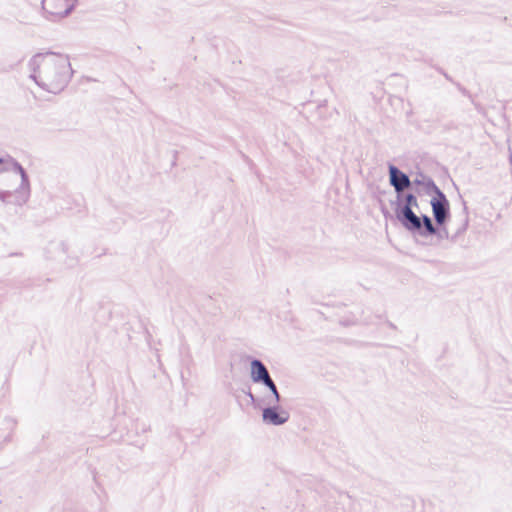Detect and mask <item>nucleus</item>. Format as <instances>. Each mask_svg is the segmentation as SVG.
<instances>
[{
    "mask_svg": "<svg viewBox=\"0 0 512 512\" xmlns=\"http://www.w3.org/2000/svg\"><path fill=\"white\" fill-rule=\"evenodd\" d=\"M77 0H42V8L50 18H62L75 7Z\"/></svg>",
    "mask_w": 512,
    "mask_h": 512,
    "instance_id": "nucleus-2",
    "label": "nucleus"
},
{
    "mask_svg": "<svg viewBox=\"0 0 512 512\" xmlns=\"http://www.w3.org/2000/svg\"><path fill=\"white\" fill-rule=\"evenodd\" d=\"M431 206L436 222L443 224L448 214L449 202L446 196L437 188L436 195L431 200Z\"/></svg>",
    "mask_w": 512,
    "mask_h": 512,
    "instance_id": "nucleus-3",
    "label": "nucleus"
},
{
    "mask_svg": "<svg viewBox=\"0 0 512 512\" xmlns=\"http://www.w3.org/2000/svg\"><path fill=\"white\" fill-rule=\"evenodd\" d=\"M403 218L402 224L408 230H417L421 227L420 218L409 207H404L402 210Z\"/></svg>",
    "mask_w": 512,
    "mask_h": 512,
    "instance_id": "nucleus-6",
    "label": "nucleus"
},
{
    "mask_svg": "<svg viewBox=\"0 0 512 512\" xmlns=\"http://www.w3.org/2000/svg\"><path fill=\"white\" fill-rule=\"evenodd\" d=\"M288 419L287 413H278L273 408H266L263 411V420L269 424L281 425Z\"/></svg>",
    "mask_w": 512,
    "mask_h": 512,
    "instance_id": "nucleus-7",
    "label": "nucleus"
},
{
    "mask_svg": "<svg viewBox=\"0 0 512 512\" xmlns=\"http://www.w3.org/2000/svg\"><path fill=\"white\" fill-rule=\"evenodd\" d=\"M390 182L397 192H401L408 188L411 184L408 176L399 171L395 166H390Z\"/></svg>",
    "mask_w": 512,
    "mask_h": 512,
    "instance_id": "nucleus-5",
    "label": "nucleus"
},
{
    "mask_svg": "<svg viewBox=\"0 0 512 512\" xmlns=\"http://www.w3.org/2000/svg\"><path fill=\"white\" fill-rule=\"evenodd\" d=\"M251 378L254 382H264L270 390L274 393L276 398L279 397L276 386L274 382L271 380L267 369L265 366L258 360H254L251 363Z\"/></svg>",
    "mask_w": 512,
    "mask_h": 512,
    "instance_id": "nucleus-4",
    "label": "nucleus"
},
{
    "mask_svg": "<svg viewBox=\"0 0 512 512\" xmlns=\"http://www.w3.org/2000/svg\"><path fill=\"white\" fill-rule=\"evenodd\" d=\"M423 220H424V226H425L427 232L429 234H434L436 231H435V228H434L430 218H428L427 216H424Z\"/></svg>",
    "mask_w": 512,
    "mask_h": 512,
    "instance_id": "nucleus-8",
    "label": "nucleus"
},
{
    "mask_svg": "<svg viewBox=\"0 0 512 512\" xmlns=\"http://www.w3.org/2000/svg\"><path fill=\"white\" fill-rule=\"evenodd\" d=\"M2 163V160L0 159V164Z\"/></svg>",
    "mask_w": 512,
    "mask_h": 512,
    "instance_id": "nucleus-10",
    "label": "nucleus"
},
{
    "mask_svg": "<svg viewBox=\"0 0 512 512\" xmlns=\"http://www.w3.org/2000/svg\"><path fill=\"white\" fill-rule=\"evenodd\" d=\"M417 206V199L413 194H408L406 196V205L405 207H409L412 209V207Z\"/></svg>",
    "mask_w": 512,
    "mask_h": 512,
    "instance_id": "nucleus-9",
    "label": "nucleus"
},
{
    "mask_svg": "<svg viewBox=\"0 0 512 512\" xmlns=\"http://www.w3.org/2000/svg\"><path fill=\"white\" fill-rule=\"evenodd\" d=\"M32 66L34 80L53 93L62 91L72 76L68 58L58 53L37 54L32 59Z\"/></svg>",
    "mask_w": 512,
    "mask_h": 512,
    "instance_id": "nucleus-1",
    "label": "nucleus"
}]
</instances>
